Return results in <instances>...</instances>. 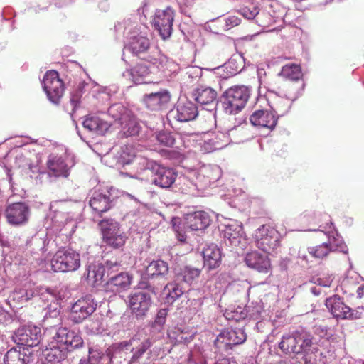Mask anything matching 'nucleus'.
Wrapping results in <instances>:
<instances>
[{"instance_id": "6ab92c4d", "label": "nucleus", "mask_w": 364, "mask_h": 364, "mask_svg": "<svg viewBox=\"0 0 364 364\" xmlns=\"http://www.w3.org/2000/svg\"><path fill=\"white\" fill-rule=\"evenodd\" d=\"M250 120L252 125L269 130L274 129L277 124V117L275 114L264 109L255 111L250 116Z\"/></svg>"}, {"instance_id": "5fc2aeb1", "label": "nucleus", "mask_w": 364, "mask_h": 364, "mask_svg": "<svg viewBox=\"0 0 364 364\" xmlns=\"http://www.w3.org/2000/svg\"><path fill=\"white\" fill-rule=\"evenodd\" d=\"M120 175L124 177L130 176L129 173L124 172H120Z\"/></svg>"}, {"instance_id": "13d9d810", "label": "nucleus", "mask_w": 364, "mask_h": 364, "mask_svg": "<svg viewBox=\"0 0 364 364\" xmlns=\"http://www.w3.org/2000/svg\"><path fill=\"white\" fill-rule=\"evenodd\" d=\"M26 299H30V296H28L27 294H26Z\"/></svg>"}, {"instance_id": "58836bf2", "label": "nucleus", "mask_w": 364, "mask_h": 364, "mask_svg": "<svg viewBox=\"0 0 364 364\" xmlns=\"http://www.w3.org/2000/svg\"><path fill=\"white\" fill-rule=\"evenodd\" d=\"M164 292L166 294V301L173 303L183 295V290L178 284L170 282L165 286Z\"/></svg>"}, {"instance_id": "72a5a7b5", "label": "nucleus", "mask_w": 364, "mask_h": 364, "mask_svg": "<svg viewBox=\"0 0 364 364\" xmlns=\"http://www.w3.org/2000/svg\"><path fill=\"white\" fill-rule=\"evenodd\" d=\"M87 281L95 286L100 283L105 274V267L102 264H90L87 267Z\"/></svg>"}, {"instance_id": "6e6552de", "label": "nucleus", "mask_w": 364, "mask_h": 364, "mask_svg": "<svg viewBox=\"0 0 364 364\" xmlns=\"http://www.w3.org/2000/svg\"><path fill=\"white\" fill-rule=\"evenodd\" d=\"M43 89L49 99L54 104H58L63 96L65 86L55 70H48L43 80Z\"/></svg>"}, {"instance_id": "f257e3e1", "label": "nucleus", "mask_w": 364, "mask_h": 364, "mask_svg": "<svg viewBox=\"0 0 364 364\" xmlns=\"http://www.w3.org/2000/svg\"><path fill=\"white\" fill-rule=\"evenodd\" d=\"M125 49L133 56L153 65L159 70L165 71L168 59L161 54L157 47H152L149 38L141 33L130 36Z\"/></svg>"}, {"instance_id": "79ce46f5", "label": "nucleus", "mask_w": 364, "mask_h": 364, "mask_svg": "<svg viewBox=\"0 0 364 364\" xmlns=\"http://www.w3.org/2000/svg\"><path fill=\"white\" fill-rule=\"evenodd\" d=\"M240 230H233L231 225H227L224 230V237L228 239L232 245H236L240 242Z\"/></svg>"}, {"instance_id": "aec40b11", "label": "nucleus", "mask_w": 364, "mask_h": 364, "mask_svg": "<svg viewBox=\"0 0 364 364\" xmlns=\"http://www.w3.org/2000/svg\"><path fill=\"white\" fill-rule=\"evenodd\" d=\"M245 262L249 267L255 269L260 273L266 274L271 268L268 257L257 251L247 253L245 257Z\"/></svg>"}, {"instance_id": "4c0bfd02", "label": "nucleus", "mask_w": 364, "mask_h": 364, "mask_svg": "<svg viewBox=\"0 0 364 364\" xmlns=\"http://www.w3.org/2000/svg\"><path fill=\"white\" fill-rule=\"evenodd\" d=\"M138 157L136 149L132 145H124L122 147L118 161L122 165H128Z\"/></svg>"}, {"instance_id": "412c9836", "label": "nucleus", "mask_w": 364, "mask_h": 364, "mask_svg": "<svg viewBox=\"0 0 364 364\" xmlns=\"http://www.w3.org/2000/svg\"><path fill=\"white\" fill-rule=\"evenodd\" d=\"M90 205L100 217H102L104 213L109 210L113 206V199L111 198V194L95 193L90 200Z\"/></svg>"}, {"instance_id": "4be33fe9", "label": "nucleus", "mask_w": 364, "mask_h": 364, "mask_svg": "<svg viewBox=\"0 0 364 364\" xmlns=\"http://www.w3.org/2000/svg\"><path fill=\"white\" fill-rule=\"evenodd\" d=\"M170 100V93L165 90L145 95L143 98L146 106L151 110L160 109L164 105L169 102Z\"/></svg>"}, {"instance_id": "f3484780", "label": "nucleus", "mask_w": 364, "mask_h": 364, "mask_svg": "<svg viewBox=\"0 0 364 364\" xmlns=\"http://www.w3.org/2000/svg\"><path fill=\"white\" fill-rule=\"evenodd\" d=\"M133 277L128 272H120L112 276L105 284V291L119 294L128 290L132 284Z\"/></svg>"}, {"instance_id": "9b49d317", "label": "nucleus", "mask_w": 364, "mask_h": 364, "mask_svg": "<svg viewBox=\"0 0 364 364\" xmlns=\"http://www.w3.org/2000/svg\"><path fill=\"white\" fill-rule=\"evenodd\" d=\"M97 304L91 296H86L75 302L70 310V318L75 323H82L96 310Z\"/></svg>"}, {"instance_id": "20e7f679", "label": "nucleus", "mask_w": 364, "mask_h": 364, "mask_svg": "<svg viewBox=\"0 0 364 364\" xmlns=\"http://www.w3.org/2000/svg\"><path fill=\"white\" fill-rule=\"evenodd\" d=\"M50 264L54 272H73L80 266V256L73 249H60L53 255Z\"/></svg>"}, {"instance_id": "f704fd0d", "label": "nucleus", "mask_w": 364, "mask_h": 364, "mask_svg": "<svg viewBox=\"0 0 364 364\" xmlns=\"http://www.w3.org/2000/svg\"><path fill=\"white\" fill-rule=\"evenodd\" d=\"M296 339L295 332L292 335L284 336L279 343V348L287 354H299L300 348Z\"/></svg>"}, {"instance_id": "4468645a", "label": "nucleus", "mask_w": 364, "mask_h": 364, "mask_svg": "<svg viewBox=\"0 0 364 364\" xmlns=\"http://www.w3.org/2000/svg\"><path fill=\"white\" fill-rule=\"evenodd\" d=\"M151 304V296L147 292L139 291L132 293L129 296V307L136 317L144 316L148 311Z\"/></svg>"}, {"instance_id": "f03ea898", "label": "nucleus", "mask_w": 364, "mask_h": 364, "mask_svg": "<svg viewBox=\"0 0 364 364\" xmlns=\"http://www.w3.org/2000/svg\"><path fill=\"white\" fill-rule=\"evenodd\" d=\"M108 114L118 124L122 137L136 136L139 133L140 126L133 113L121 104H114L108 109Z\"/></svg>"}, {"instance_id": "39448f33", "label": "nucleus", "mask_w": 364, "mask_h": 364, "mask_svg": "<svg viewBox=\"0 0 364 364\" xmlns=\"http://www.w3.org/2000/svg\"><path fill=\"white\" fill-rule=\"evenodd\" d=\"M102 235V241L113 248L122 247L127 240L124 232L120 229L118 222L112 218L103 219L98 223Z\"/></svg>"}, {"instance_id": "c9c22d12", "label": "nucleus", "mask_w": 364, "mask_h": 364, "mask_svg": "<svg viewBox=\"0 0 364 364\" xmlns=\"http://www.w3.org/2000/svg\"><path fill=\"white\" fill-rule=\"evenodd\" d=\"M279 75L290 81H297L302 77L301 66L294 63L287 64L282 67Z\"/></svg>"}, {"instance_id": "de8ad7c7", "label": "nucleus", "mask_w": 364, "mask_h": 364, "mask_svg": "<svg viewBox=\"0 0 364 364\" xmlns=\"http://www.w3.org/2000/svg\"><path fill=\"white\" fill-rule=\"evenodd\" d=\"M314 333L318 335L321 338H326V340H328V333L326 327H322L321 326H314Z\"/></svg>"}, {"instance_id": "ea45409f", "label": "nucleus", "mask_w": 364, "mask_h": 364, "mask_svg": "<svg viewBox=\"0 0 364 364\" xmlns=\"http://www.w3.org/2000/svg\"><path fill=\"white\" fill-rule=\"evenodd\" d=\"M332 250L331 244L324 242L316 247L309 248V252L316 258H323Z\"/></svg>"}, {"instance_id": "a18cd8bd", "label": "nucleus", "mask_w": 364, "mask_h": 364, "mask_svg": "<svg viewBox=\"0 0 364 364\" xmlns=\"http://www.w3.org/2000/svg\"><path fill=\"white\" fill-rule=\"evenodd\" d=\"M158 141L166 146H171L174 144V139L168 133L161 132L157 136Z\"/></svg>"}, {"instance_id": "cd10ccee", "label": "nucleus", "mask_w": 364, "mask_h": 364, "mask_svg": "<svg viewBox=\"0 0 364 364\" xmlns=\"http://www.w3.org/2000/svg\"><path fill=\"white\" fill-rule=\"evenodd\" d=\"M49 173L55 177H68L70 174L69 168L65 160L57 156H50L47 161Z\"/></svg>"}, {"instance_id": "37998d69", "label": "nucleus", "mask_w": 364, "mask_h": 364, "mask_svg": "<svg viewBox=\"0 0 364 364\" xmlns=\"http://www.w3.org/2000/svg\"><path fill=\"white\" fill-rule=\"evenodd\" d=\"M240 14L247 19H253L259 14V8L253 4L243 6L240 9Z\"/></svg>"}, {"instance_id": "dca6fc26", "label": "nucleus", "mask_w": 364, "mask_h": 364, "mask_svg": "<svg viewBox=\"0 0 364 364\" xmlns=\"http://www.w3.org/2000/svg\"><path fill=\"white\" fill-rule=\"evenodd\" d=\"M326 306L331 314L341 319H353L358 318L353 310L346 305L343 299L338 295L329 297L326 301Z\"/></svg>"}, {"instance_id": "a878e982", "label": "nucleus", "mask_w": 364, "mask_h": 364, "mask_svg": "<svg viewBox=\"0 0 364 364\" xmlns=\"http://www.w3.org/2000/svg\"><path fill=\"white\" fill-rule=\"evenodd\" d=\"M186 224L192 230L206 228L210 222L208 214L204 211H197L187 215Z\"/></svg>"}, {"instance_id": "c85d7f7f", "label": "nucleus", "mask_w": 364, "mask_h": 364, "mask_svg": "<svg viewBox=\"0 0 364 364\" xmlns=\"http://www.w3.org/2000/svg\"><path fill=\"white\" fill-rule=\"evenodd\" d=\"M82 124L83 127L90 132L100 135L105 134L109 128V124L107 122L96 116L87 117L83 121Z\"/></svg>"}, {"instance_id": "0eeeda50", "label": "nucleus", "mask_w": 364, "mask_h": 364, "mask_svg": "<svg viewBox=\"0 0 364 364\" xmlns=\"http://www.w3.org/2000/svg\"><path fill=\"white\" fill-rule=\"evenodd\" d=\"M31 216V208L25 202L8 204L4 210V217L8 224L14 227L26 225Z\"/></svg>"}, {"instance_id": "3c124183", "label": "nucleus", "mask_w": 364, "mask_h": 364, "mask_svg": "<svg viewBox=\"0 0 364 364\" xmlns=\"http://www.w3.org/2000/svg\"><path fill=\"white\" fill-rule=\"evenodd\" d=\"M356 292H357L358 298H359L360 299H364V285L363 284H362L358 287Z\"/></svg>"}, {"instance_id": "a211bd4d", "label": "nucleus", "mask_w": 364, "mask_h": 364, "mask_svg": "<svg viewBox=\"0 0 364 364\" xmlns=\"http://www.w3.org/2000/svg\"><path fill=\"white\" fill-rule=\"evenodd\" d=\"M154 176L152 182L157 186L167 188L171 186L176 178V173L171 168L161 166L157 164L151 166Z\"/></svg>"}, {"instance_id": "6e6d98bb", "label": "nucleus", "mask_w": 364, "mask_h": 364, "mask_svg": "<svg viewBox=\"0 0 364 364\" xmlns=\"http://www.w3.org/2000/svg\"><path fill=\"white\" fill-rule=\"evenodd\" d=\"M240 70H238L237 68H236L235 69L233 70L232 73V75H235L236 73H237L239 72Z\"/></svg>"}, {"instance_id": "5701e85b", "label": "nucleus", "mask_w": 364, "mask_h": 364, "mask_svg": "<svg viewBox=\"0 0 364 364\" xmlns=\"http://www.w3.org/2000/svg\"><path fill=\"white\" fill-rule=\"evenodd\" d=\"M204 267L209 270L218 268L221 264V252L215 244L207 245L202 252Z\"/></svg>"}, {"instance_id": "c03bdc74", "label": "nucleus", "mask_w": 364, "mask_h": 364, "mask_svg": "<svg viewBox=\"0 0 364 364\" xmlns=\"http://www.w3.org/2000/svg\"><path fill=\"white\" fill-rule=\"evenodd\" d=\"M231 317H228V319H233L236 321H239L245 319L247 316V311L245 307H237V309L231 312Z\"/></svg>"}, {"instance_id": "e433bc0d", "label": "nucleus", "mask_w": 364, "mask_h": 364, "mask_svg": "<svg viewBox=\"0 0 364 364\" xmlns=\"http://www.w3.org/2000/svg\"><path fill=\"white\" fill-rule=\"evenodd\" d=\"M217 92L212 88L205 87L196 90V100L201 105H210L215 102Z\"/></svg>"}, {"instance_id": "4d7b16f0", "label": "nucleus", "mask_w": 364, "mask_h": 364, "mask_svg": "<svg viewBox=\"0 0 364 364\" xmlns=\"http://www.w3.org/2000/svg\"><path fill=\"white\" fill-rule=\"evenodd\" d=\"M130 177H131L132 178H134V179L137 180L139 182H141V179H139V178H136V177H134V176H130Z\"/></svg>"}, {"instance_id": "a19ab883", "label": "nucleus", "mask_w": 364, "mask_h": 364, "mask_svg": "<svg viewBox=\"0 0 364 364\" xmlns=\"http://www.w3.org/2000/svg\"><path fill=\"white\" fill-rule=\"evenodd\" d=\"M181 274L185 282L191 284L199 277L200 274V269L198 268L185 267L181 269Z\"/></svg>"}, {"instance_id": "bf43d9fd", "label": "nucleus", "mask_w": 364, "mask_h": 364, "mask_svg": "<svg viewBox=\"0 0 364 364\" xmlns=\"http://www.w3.org/2000/svg\"><path fill=\"white\" fill-rule=\"evenodd\" d=\"M2 245H3V246H8L6 244H4V243H3V242H2Z\"/></svg>"}, {"instance_id": "1a4fd4ad", "label": "nucleus", "mask_w": 364, "mask_h": 364, "mask_svg": "<svg viewBox=\"0 0 364 364\" xmlns=\"http://www.w3.org/2000/svg\"><path fill=\"white\" fill-rule=\"evenodd\" d=\"M256 246L262 251L270 253L279 245L278 232L268 225H262L254 235Z\"/></svg>"}, {"instance_id": "2f4dec72", "label": "nucleus", "mask_w": 364, "mask_h": 364, "mask_svg": "<svg viewBox=\"0 0 364 364\" xmlns=\"http://www.w3.org/2000/svg\"><path fill=\"white\" fill-rule=\"evenodd\" d=\"M4 361L5 364H27L28 357L24 351L16 348H12L6 353Z\"/></svg>"}, {"instance_id": "2eb2a0df", "label": "nucleus", "mask_w": 364, "mask_h": 364, "mask_svg": "<svg viewBox=\"0 0 364 364\" xmlns=\"http://www.w3.org/2000/svg\"><path fill=\"white\" fill-rule=\"evenodd\" d=\"M247 339L244 330L241 328L226 329L222 331L215 341V346L220 348V343H223L225 348H231V346L243 343Z\"/></svg>"}, {"instance_id": "09e8293b", "label": "nucleus", "mask_w": 364, "mask_h": 364, "mask_svg": "<svg viewBox=\"0 0 364 364\" xmlns=\"http://www.w3.org/2000/svg\"><path fill=\"white\" fill-rule=\"evenodd\" d=\"M176 333V331H174L168 333V337L171 339H173L175 341V343H183V341H185L186 340V338H185L183 336V333L182 331L181 332L180 335H178V336H175Z\"/></svg>"}, {"instance_id": "bb28decb", "label": "nucleus", "mask_w": 364, "mask_h": 364, "mask_svg": "<svg viewBox=\"0 0 364 364\" xmlns=\"http://www.w3.org/2000/svg\"><path fill=\"white\" fill-rule=\"evenodd\" d=\"M269 86H271L273 92L289 100L294 101L299 97V88L292 82H284L282 84L275 82L274 84H270Z\"/></svg>"}, {"instance_id": "864d4df0", "label": "nucleus", "mask_w": 364, "mask_h": 364, "mask_svg": "<svg viewBox=\"0 0 364 364\" xmlns=\"http://www.w3.org/2000/svg\"><path fill=\"white\" fill-rule=\"evenodd\" d=\"M235 65V60L230 59L227 63H225L226 68H233V65Z\"/></svg>"}, {"instance_id": "393cba45", "label": "nucleus", "mask_w": 364, "mask_h": 364, "mask_svg": "<svg viewBox=\"0 0 364 364\" xmlns=\"http://www.w3.org/2000/svg\"><path fill=\"white\" fill-rule=\"evenodd\" d=\"M198 115L196 106L190 101L179 102L176 105L174 117L179 122H188Z\"/></svg>"}, {"instance_id": "49530a36", "label": "nucleus", "mask_w": 364, "mask_h": 364, "mask_svg": "<svg viewBox=\"0 0 364 364\" xmlns=\"http://www.w3.org/2000/svg\"><path fill=\"white\" fill-rule=\"evenodd\" d=\"M241 22L240 18L235 16H229L225 19V29L230 30L235 26H238Z\"/></svg>"}, {"instance_id": "f8f14e48", "label": "nucleus", "mask_w": 364, "mask_h": 364, "mask_svg": "<svg viewBox=\"0 0 364 364\" xmlns=\"http://www.w3.org/2000/svg\"><path fill=\"white\" fill-rule=\"evenodd\" d=\"M41 336L40 328L26 326L19 328L15 332L13 340L17 345L33 347L40 343Z\"/></svg>"}, {"instance_id": "b1692460", "label": "nucleus", "mask_w": 364, "mask_h": 364, "mask_svg": "<svg viewBox=\"0 0 364 364\" xmlns=\"http://www.w3.org/2000/svg\"><path fill=\"white\" fill-rule=\"evenodd\" d=\"M156 68L151 63L145 65L144 63H137L134 67L127 70L132 81L136 84L146 83L149 81V75L152 73V68Z\"/></svg>"}, {"instance_id": "7ed1b4c3", "label": "nucleus", "mask_w": 364, "mask_h": 364, "mask_svg": "<svg viewBox=\"0 0 364 364\" xmlns=\"http://www.w3.org/2000/svg\"><path fill=\"white\" fill-rule=\"evenodd\" d=\"M250 97V90L245 86L228 88L223 95V107L228 114H235L245 106Z\"/></svg>"}, {"instance_id": "603ef678", "label": "nucleus", "mask_w": 364, "mask_h": 364, "mask_svg": "<svg viewBox=\"0 0 364 364\" xmlns=\"http://www.w3.org/2000/svg\"><path fill=\"white\" fill-rule=\"evenodd\" d=\"M176 237H177L178 240L181 242H184L186 239V235L183 233H181L178 231L176 232Z\"/></svg>"}, {"instance_id": "7c9ffc66", "label": "nucleus", "mask_w": 364, "mask_h": 364, "mask_svg": "<svg viewBox=\"0 0 364 364\" xmlns=\"http://www.w3.org/2000/svg\"><path fill=\"white\" fill-rule=\"evenodd\" d=\"M296 340L299 345V353H306L310 350V348L316 342L313 336L305 330L295 331Z\"/></svg>"}, {"instance_id": "9d476101", "label": "nucleus", "mask_w": 364, "mask_h": 364, "mask_svg": "<svg viewBox=\"0 0 364 364\" xmlns=\"http://www.w3.org/2000/svg\"><path fill=\"white\" fill-rule=\"evenodd\" d=\"M174 11L171 7L156 11L153 25L163 39L170 37L173 30Z\"/></svg>"}, {"instance_id": "423d86ee", "label": "nucleus", "mask_w": 364, "mask_h": 364, "mask_svg": "<svg viewBox=\"0 0 364 364\" xmlns=\"http://www.w3.org/2000/svg\"><path fill=\"white\" fill-rule=\"evenodd\" d=\"M152 342L149 336L143 331L138 332L130 340L124 341L117 344L116 348L119 351L129 350L132 353L130 362L135 363L151 348Z\"/></svg>"}, {"instance_id": "473e14b6", "label": "nucleus", "mask_w": 364, "mask_h": 364, "mask_svg": "<svg viewBox=\"0 0 364 364\" xmlns=\"http://www.w3.org/2000/svg\"><path fill=\"white\" fill-rule=\"evenodd\" d=\"M43 355L48 364H61L65 360L67 353L58 346L46 348L43 351Z\"/></svg>"}, {"instance_id": "ddd939ff", "label": "nucleus", "mask_w": 364, "mask_h": 364, "mask_svg": "<svg viewBox=\"0 0 364 364\" xmlns=\"http://www.w3.org/2000/svg\"><path fill=\"white\" fill-rule=\"evenodd\" d=\"M53 338L56 343L65 345L68 351L82 348L84 344L83 339L77 333L63 327L57 330Z\"/></svg>"}, {"instance_id": "8fccbe9b", "label": "nucleus", "mask_w": 364, "mask_h": 364, "mask_svg": "<svg viewBox=\"0 0 364 364\" xmlns=\"http://www.w3.org/2000/svg\"><path fill=\"white\" fill-rule=\"evenodd\" d=\"M80 364H100L99 360L95 358H90L87 360H80Z\"/></svg>"}, {"instance_id": "c756f323", "label": "nucleus", "mask_w": 364, "mask_h": 364, "mask_svg": "<svg viewBox=\"0 0 364 364\" xmlns=\"http://www.w3.org/2000/svg\"><path fill=\"white\" fill-rule=\"evenodd\" d=\"M168 264L161 260H154L145 269V275L148 279H154L166 276L168 273Z\"/></svg>"}]
</instances>
